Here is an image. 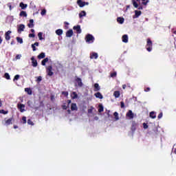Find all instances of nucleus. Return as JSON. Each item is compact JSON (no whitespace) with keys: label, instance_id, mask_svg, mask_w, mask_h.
Returning a JSON list of instances; mask_svg holds the SVG:
<instances>
[{"label":"nucleus","instance_id":"nucleus-1","mask_svg":"<svg viewBox=\"0 0 176 176\" xmlns=\"http://www.w3.org/2000/svg\"><path fill=\"white\" fill-rule=\"evenodd\" d=\"M146 49L147 52H152V49H153V43L150 38H147Z\"/></svg>","mask_w":176,"mask_h":176},{"label":"nucleus","instance_id":"nucleus-2","mask_svg":"<svg viewBox=\"0 0 176 176\" xmlns=\"http://www.w3.org/2000/svg\"><path fill=\"white\" fill-rule=\"evenodd\" d=\"M94 36L90 34H87L85 36V41L87 43H94Z\"/></svg>","mask_w":176,"mask_h":176},{"label":"nucleus","instance_id":"nucleus-3","mask_svg":"<svg viewBox=\"0 0 176 176\" xmlns=\"http://www.w3.org/2000/svg\"><path fill=\"white\" fill-rule=\"evenodd\" d=\"M46 72L48 76H53V75H54V73L53 72V67L52 65L47 67Z\"/></svg>","mask_w":176,"mask_h":176},{"label":"nucleus","instance_id":"nucleus-4","mask_svg":"<svg viewBox=\"0 0 176 176\" xmlns=\"http://www.w3.org/2000/svg\"><path fill=\"white\" fill-rule=\"evenodd\" d=\"M75 82L78 84V87H82V86H83V82H82V79L80 78L76 77Z\"/></svg>","mask_w":176,"mask_h":176},{"label":"nucleus","instance_id":"nucleus-5","mask_svg":"<svg viewBox=\"0 0 176 176\" xmlns=\"http://www.w3.org/2000/svg\"><path fill=\"white\" fill-rule=\"evenodd\" d=\"M25 29V25H24V24H20L18 26L17 32L20 34V32H23V31H24Z\"/></svg>","mask_w":176,"mask_h":176},{"label":"nucleus","instance_id":"nucleus-6","mask_svg":"<svg viewBox=\"0 0 176 176\" xmlns=\"http://www.w3.org/2000/svg\"><path fill=\"white\" fill-rule=\"evenodd\" d=\"M73 30L76 31V34H82V29H80V26L79 25L74 26Z\"/></svg>","mask_w":176,"mask_h":176},{"label":"nucleus","instance_id":"nucleus-7","mask_svg":"<svg viewBox=\"0 0 176 176\" xmlns=\"http://www.w3.org/2000/svg\"><path fill=\"white\" fill-rule=\"evenodd\" d=\"M31 60H32V67H38V61L35 59V57L32 56L31 58Z\"/></svg>","mask_w":176,"mask_h":176},{"label":"nucleus","instance_id":"nucleus-8","mask_svg":"<svg viewBox=\"0 0 176 176\" xmlns=\"http://www.w3.org/2000/svg\"><path fill=\"white\" fill-rule=\"evenodd\" d=\"M10 34H12V31L10 30H8L5 33L6 41H10Z\"/></svg>","mask_w":176,"mask_h":176},{"label":"nucleus","instance_id":"nucleus-9","mask_svg":"<svg viewBox=\"0 0 176 176\" xmlns=\"http://www.w3.org/2000/svg\"><path fill=\"white\" fill-rule=\"evenodd\" d=\"M13 120H14L13 119V118H8V120H6V118H5L6 125L9 126V125L12 124V122H13Z\"/></svg>","mask_w":176,"mask_h":176},{"label":"nucleus","instance_id":"nucleus-10","mask_svg":"<svg viewBox=\"0 0 176 176\" xmlns=\"http://www.w3.org/2000/svg\"><path fill=\"white\" fill-rule=\"evenodd\" d=\"M126 116L127 118H129V119H133V118H134V113H133V111L131 110H129L126 114Z\"/></svg>","mask_w":176,"mask_h":176},{"label":"nucleus","instance_id":"nucleus-11","mask_svg":"<svg viewBox=\"0 0 176 176\" xmlns=\"http://www.w3.org/2000/svg\"><path fill=\"white\" fill-rule=\"evenodd\" d=\"M17 107H18V109L20 110V112H24L25 110L23 108H25V104L18 103Z\"/></svg>","mask_w":176,"mask_h":176},{"label":"nucleus","instance_id":"nucleus-12","mask_svg":"<svg viewBox=\"0 0 176 176\" xmlns=\"http://www.w3.org/2000/svg\"><path fill=\"white\" fill-rule=\"evenodd\" d=\"M72 35H74V31L72 30V29H70L67 31V32H66L67 38H71V36H72Z\"/></svg>","mask_w":176,"mask_h":176},{"label":"nucleus","instance_id":"nucleus-13","mask_svg":"<svg viewBox=\"0 0 176 176\" xmlns=\"http://www.w3.org/2000/svg\"><path fill=\"white\" fill-rule=\"evenodd\" d=\"M90 58H95V60H97V58H98V54H97L96 52H92L90 54Z\"/></svg>","mask_w":176,"mask_h":176},{"label":"nucleus","instance_id":"nucleus-14","mask_svg":"<svg viewBox=\"0 0 176 176\" xmlns=\"http://www.w3.org/2000/svg\"><path fill=\"white\" fill-rule=\"evenodd\" d=\"M122 42H124V43H127V42H129V36H127V34H124L122 36Z\"/></svg>","mask_w":176,"mask_h":176},{"label":"nucleus","instance_id":"nucleus-15","mask_svg":"<svg viewBox=\"0 0 176 176\" xmlns=\"http://www.w3.org/2000/svg\"><path fill=\"white\" fill-rule=\"evenodd\" d=\"M131 129V131H133V133H134V131H135V130L137 129V124L135 123V122H132Z\"/></svg>","mask_w":176,"mask_h":176},{"label":"nucleus","instance_id":"nucleus-16","mask_svg":"<svg viewBox=\"0 0 176 176\" xmlns=\"http://www.w3.org/2000/svg\"><path fill=\"white\" fill-rule=\"evenodd\" d=\"M94 96L96 98H100V100H102V98H104V96H102V94H101L100 92L96 93Z\"/></svg>","mask_w":176,"mask_h":176},{"label":"nucleus","instance_id":"nucleus-17","mask_svg":"<svg viewBox=\"0 0 176 176\" xmlns=\"http://www.w3.org/2000/svg\"><path fill=\"white\" fill-rule=\"evenodd\" d=\"M77 5H78L80 8H83V6H85V1H82V0H78Z\"/></svg>","mask_w":176,"mask_h":176},{"label":"nucleus","instance_id":"nucleus-18","mask_svg":"<svg viewBox=\"0 0 176 176\" xmlns=\"http://www.w3.org/2000/svg\"><path fill=\"white\" fill-rule=\"evenodd\" d=\"M71 109L72 111H78V107L76 106V103H72Z\"/></svg>","mask_w":176,"mask_h":176},{"label":"nucleus","instance_id":"nucleus-19","mask_svg":"<svg viewBox=\"0 0 176 176\" xmlns=\"http://www.w3.org/2000/svg\"><path fill=\"white\" fill-rule=\"evenodd\" d=\"M140 0H132V3L135 8H138V3L137 2H140Z\"/></svg>","mask_w":176,"mask_h":176},{"label":"nucleus","instance_id":"nucleus-20","mask_svg":"<svg viewBox=\"0 0 176 176\" xmlns=\"http://www.w3.org/2000/svg\"><path fill=\"white\" fill-rule=\"evenodd\" d=\"M117 21L118 23H119L120 24H123V23H124V18L123 17H118L117 18Z\"/></svg>","mask_w":176,"mask_h":176},{"label":"nucleus","instance_id":"nucleus-21","mask_svg":"<svg viewBox=\"0 0 176 176\" xmlns=\"http://www.w3.org/2000/svg\"><path fill=\"white\" fill-rule=\"evenodd\" d=\"M113 96H114L115 98H119L120 97V91H114Z\"/></svg>","mask_w":176,"mask_h":176},{"label":"nucleus","instance_id":"nucleus-22","mask_svg":"<svg viewBox=\"0 0 176 176\" xmlns=\"http://www.w3.org/2000/svg\"><path fill=\"white\" fill-rule=\"evenodd\" d=\"M29 28H34V19H30V23L28 24Z\"/></svg>","mask_w":176,"mask_h":176},{"label":"nucleus","instance_id":"nucleus-23","mask_svg":"<svg viewBox=\"0 0 176 176\" xmlns=\"http://www.w3.org/2000/svg\"><path fill=\"white\" fill-rule=\"evenodd\" d=\"M19 6L22 9V10H24L28 6L27 4H24V3H23V2H21L19 3Z\"/></svg>","mask_w":176,"mask_h":176},{"label":"nucleus","instance_id":"nucleus-24","mask_svg":"<svg viewBox=\"0 0 176 176\" xmlns=\"http://www.w3.org/2000/svg\"><path fill=\"white\" fill-rule=\"evenodd\" d=\"M46 57V55L45 54V52H41L40 54L38 55L37 58L41 60V58H45Z\"/></svg>","mask_w":176,"mask_h":176},{"label":"nucleus","instance_id":"nucleus-25","mask_svg":"<svg viewBox=\"0 0 176 176\" xmlns=\"http://www.w3.org/2000/svg\"><path fill=\"white\" fill-rule=\"evenodd\" d=\"M46 63H49V58H45L41 61V65H46Z\"/></svg>","mask_w":176,"mask_h":176},{"label":"nucleus","instance_id":"nucleus-26","mask_svg":"<svg viewBox=\"0 0 176 176\" xmlns=\"http://www.w3.org/2000/svg\"><path fill=\"white\" fill-rule=\"evenodd\" d=\"M100 85L98 83H95L94 84V91H100Z\"/></svg>","mask_w":176,"mask_h":176},{"label":"nucleus","instance_id":"nucleus-27","mask_svg":"<svg viewBox=\"0 0 176 176\" xmlns=\"http://www.w3.org/2000/svg\"><path fill=\"white\" fill-rule=\"evenodd\" d=\"M150 118H151V119H155L156 112H155V111L150 112Z\"/></svg>","mask_w":176,"mask_h":176},{"label":"nucleus","instance_id":"nucleus-28","mask_svg":"<svg viewBox=\"0 0 176 176\" xmlns=\"http://www.w3.org/2000/svg\"><path fill=\"white\" fill-rule=\"evenodd\" d=\"M25 91L29 94V96H31L32 94V90H31V88H25Z\"/></svg>","mask_w":176,"mask_h":176},{"label":"nucleus","instance_id":"nucleus-29","mask_svg":"<svg viewBox=\"0 0 176 176\" xmlns=\"http://www.w3.org/2000/svg\"><path fill=\"white\" fill-rule=\"evenodd\" d=\"M56 35H58V36H60V35H63V30L58 29L56 30Z\"/></svg>","mask_w":176,"mask_h":176},{"label":"nucleus","instance_id":"nucleus-30","mask_svg":"<svg viewBox=\"0 0 176 176\" xmlns=\"http://www.w3.org/2000/svg\"><path fill=\"white\" fill-rule=\"evenodd\" d=\"M19 16L21 17H27V12L25 11H21Z\"/></svg>","mask_w":176,"mask_h":176},{"label":"nucleus","instance_id":"nucleus-31","mask_svg":"<svg viewBox=\"0 0 176 176\" xmlns=\"http://www.w3.org/2000/svg\"><path fill=\"white\" fill-rule=\"evenodd\" d=\"M141 11L135 10V17H140L141 16Z\"/></svg>","mask_w":176,"mask_h":176},{"label":"nucleus","instance_id":"nucleus-32","mask_svg":"<svg viewBox=\"0 0 176 176\" xmlns=\"http://www.w3.org/2000/svg\"><path fill=\"white\" fill-rule=\"evenodd\" d=\"M98 108V112H104V106H102V104H99Z\"/></svg>","mask_w":176,"mask_h":176},{"label":"nucleus","instance_id":"nucleus-33","mask_svg":"<svg viewBox=\"0 0 176 176\" xmlns=\"http://www.w3.org/2000/svg\"><path fill=\"white\" fill-rule=\"evenodd\" d=\"M72 96H72V98L73 100H75L76 98H78V94H76V92H75V91L72 92Z\"/></svg>","mask_w":176,"mask_h":176},{"label":"nucleus","instance_id":"nucleus-34","mask_svg":"<svg viewBox=\"0 0 176 176\" xmlns=\"http://www.w3.org/2000/svg\"><path fill=\"white\" fill-rule=\"evenodd\" d=\"M86 16V12L85 11H81V13L79 14L80 19H82V17Z\"/></svg>","mask_w":176,"mask_h":176},{"label":"nucleus","instance_id":"nucleus-35","mask_svg":"<svg viewBox=\"0 0 176 176\" xmlns=\"http://www.w3.org/2000/svg\"><path fill=\"white\" fill-rule=\"evenodd\" d=\"M113 115L115 116L116 120H119V113L116 111V112H114Z\"/></svg>","mask_w":176,"mask_h":176},{"label":"nucleus","instance_id":"nucleus-36","mask_svg":"<svg viewBox=\"0 0 176 176\" xmlns=\"http://www.w3.org/2000/svg\"><path fill=\"white\" fill-rule=\"evenodd\" d=\"M16 41L18 42V43H23V38H20V37H16Z\"/></svg>","mask_w":176,"mask_h":176},{"label":"nucleus","instance_id":"nucleus-37","mask_svg":"<svg viewBox=\"0 0 176 176\" xmlns=\"http://www.w3.org/2000/svg\"><path fill=\"white\" fill-rule=\"evenodd\" d=\"M4 77L6 78V79H7L8 80H9V79H10V76L9 75V73H6L4 74Z\"/></svg>","mask_w":176,"mask_h":176},{"label":"nucleus","instance_id":"nucleus-38","mask_svg":"<svg viewBox=\"0 0 176 176\" xmlns=\"http://www.w3.org/2000/svg\"><path fill=\"white\" fill-rule=\"evenodd\" d=\"M142 5H144V6H146L148 5V2H149V0H142Z\"/></svg>","mask_w":176,"mask_h":176},{"label":"nucleus","instance_id":"nucleus-39","mask_svg":"<svg viewBox=\"0 0 176 176\" xmlns=\"http://www.w3.org/2000/svg\"><path fill=\"white\" fill-rule=\"evenodd\" d=\"M28 124H30V126H34V122H32V120H31V119H28Z\"/></svg>","mask_w":176,"mask_h":176},{"label":"nucleus","instance_id":"nucleus-40","mask_svg":"<svg viewBox=\"0 0 176 176\" xmlns=\"http://www.w3.org/2000/svg\"><path fill=\"white\" fill-rule=\"evenodd\" d=\"M19 79H20V75L16 74V75L14 76V79H13V81L14 82V80H19Z\"/></svg>","mask_w":176,"mask_h":176},{"label":"nucleus","instance_id":"nucleus-41","mask_svg":"<svg viewBox=\"0 0 176 176\" xmlns=\"http://www.w3.org/2000/svg\"><path fill=\"white\" fill-rule=\"evenodd\" d=\"M42 35H43L42 32H38V38H39L40 41H42V39H43V38H42Z\"/></svg>","mask_w":176,"mask_h":176},{"label":"nucleus","instance_id":"nucleus-42","mask_svg":"<svg viewBox=\"0 0 176 176\" xmlns=\"http://www.w3.org/2000/svg\"><path fill=\"white\" fill-rule=\"evenodd\" d=\"M8 111H5L3 109L0 110V113H3V115L8 114Z\"/></svg>","mask_w":176,"mask_h":176},{"label":"nucleus","instance_id":"nucleus-43","mask_svg":"<svg viewBox=\"0 0 176 176\" xmlns=\"http://www.w3.org/2000/svg\"><path fill=\"white\" fill-rule=\"evenodd\" d=\"M116 75H117L116 72H113V73H111V78H115V77H116Z\"/></svg>","mask_w":176,"mask_h":176},{"label":"nucleus","instance_id":"nucleus-44","mask_svg":"<svg viewBox=\"0 0 176 176\" xmlns=\"http://www.w3.org/2000/svg\"><path fill=\"white\" fill-rule=\"evenodd\" d=\"M93 109H94V107H91V108L88 109V113H93Z\"/></svg>","mask_w":176,"mask_h":176},{"label":"nucleus","instance_id":"nucleus-45","mask_svg":"<svg viewBox=\"0 0 176 176\" xmlns=\"http://www.w3.org/2000/svg\"><path fill=\"white\" fill-rule=\"evenodd\" d=\"M148 127H149V126H148V124L144 122L143 123V128L146 130V129H148Z\"/></svg>","mask_w":176,"mask_h":176},{"label":"nucleus","instance_id":"nucleus-46","mask_svg":"<svg viewBox=\"0 0 176 176\" xmlns=\"http://www.w3.org/2000/svg\"><path fill=\"white\" fill-rule=\"evenodd\" d=\"M22 120L23 122V124H25V123H27V118L25 116H23L22 118Z\"/></svg>","mask_w":176,"mask_h":176},{"label":"nucleus","instance_id":"nucleus-47","mask_svg":"<svg viewBox=\"0 0 176 176\" xmlns=\"http://www.w3.org/2000/svg\"><path fill=\"white\" fill-rule=\"evenodd\" d=\"M41 16H45L46 14V10H42L41 12Z\"/></svg>","mask_w":176,"mask_h":176},{"label":"nucleus","instance_id":"nucleus-48","mask_svg":"<svg viewBox=\"0 0 176 176\" xmlns=\"http://www.w3.org/2000/svg\"><path fill=\"white\" fill-rule=\"evenodd\" d=\"M62 94L65 96V97H68V91H63Z\"/></svg>","mask_w":176,"mask_h":176},{"label":"nucleus","instance_id":"nucleus-49","mask_svg":"<svg viewBox=\"0 0 176 176\" xmlns=\"http://www.w3.org/2000/svg\"><path fill=\"white\" fill-rule=\"evenodd\" d=\"M36 82H42V76H38L37 78Z\"/></svg>","mask_w":176,"mask_h":176},{"label":"nucleus","instance_id":"nucleus-50","mask_svg":"<svg viewBox=\"0 0 176 176\" xmlns=\"http://www.w3.org/2000/svg\"><path fill=\"white\" fill-rule=\"evenodd\" d=\"M16 60H20L21 58V55L17 54L15 57Z\"/></svg>","mask_w":176,"mask_h":176},{"label":"nucleus","instance_id":"nucleus-51","mask_svg":"<svg viewBox=\"0 0 176 176\" xmlns=\"http://www.w3.org/2000/svg\"><path fill=\"white\" fill-rule=\"evenodd\" d=\"M29 38H35V34L34 33L29 34Z\"/></svg>","mask_w":176,"mask_h":176},{"label":"nucleus","instance_id":"nucleus-52","mask_svg":"<svg viewBox=\"0 0 176 176\" xmlns=\"http://www.w3.org/2000/svg\"><path fill=\"white\" fill-rule=\"evenodd\" d=\"M69 107V106H67V105L64 104V105L62 106V108H63V109L67 110V109H68Z\"/></svg>","mask_w":176,"mask_h":176},{"label":"nucleus","instance_id":"nucleus-53","mask_svg":"<svg viewBox=\"0 0 176 176\" xmlns=\"http://www.w3.org/2000/svg\"><path fill=\"white\" fill-rule=\"evenodd\" d=\"M157 118L158 119H162L163 118V113H160Z\"/></svg>","mask_w":176,"mask_h":176},{"label":"nucleus","instance_id":"nucleus-54","mask_svg":"<svg viewBox=\"0 0 176 176\" xmlns=\"http://www.w3.org/2000/svg\"><path fill=\"white\" fill-rule=\"evenodd\" d=\"M120 106H121V108H124V102L123 101L120 102Z\"/></svg>","mask_w":176,"mask_h":176},{"label":"nucleus","instance_id":"nucleus-55","mask_svg":"<svg viewBox=\"0 0 176 176\" xmlns=\"http://www.w3.org/2000/svg\"><path fill=\"white\" fill-rule=\"evenodd\" d=\"M32 48L33 49V52H35L36 50V47L33 44H32Z\"/></svg>","mask_w":176,"mask_h":176},{"label":"nucleus","instance_id":"nucleus-56","mask_svg":"<svg viewBox=\"0 0 176 176\" xmlns=\"http://www.w3.org/2000/svg\"><path fill=\"white\" fill-rule=\"evenodd\" d=\"M64 24L65 25V28H68V26H67V25H69V23L67 21H65V22H64Z\"/></svg>","mask_w":176,"mask_h":176},{"label":"nucleus","instance_id":"nucleus-57","mask_svg":"<svg viewBox=\"0 0 176 176\" xmlns=\"http://www.w3.org/2000/svg\"><path fill=\"white\" fill-rule=\"evenodd\" d=\"M144 91H151V88L150 87H146L145 89H144Z\"/></svg>","mask_w":176,"mask_h":176},{"label":"nucleus","instance_id":"nucleus-58","mask_svg":"<svg viewBox=\"0 0 176 176\" xmlns=\"http://www.w3.org/2000/svg\"><path fill=\"white\" fill-rule=\"evenodd\" d=\"M32 45H34V46H39V43L36 42V43H34L32 44Z\"/></svg>","mask_w":176,"mask_h":176},{"label":"nucleus","instance_id":"nucleus-59","mask_svg":"<svg viewBox=\"0 0 176 176\" xmlns=\"http://www.w3.org/2000/svg\"><path fill=\"white\" fill-rule=\"evenodd\" d=\"M126 87H127V85H122V89H126Z\"/></svg>","mask_w":176,"mask_h":176},{"label":"nucleus","instance_id":"nucleus-60","mask_svg":"<svg viewBox=\"0 0 176 176\" xmlns=\"http://www.w3.org/2000/svg\"><path fill=\"white\" fill-rule=\"evenodd\" d=\"M67 102L68 105H69V104L71 103V100H67Z\"/></svg>","mask_w":176,"mask_h":176},{"label":"nucleus","instance_id":"nucleus-61","mask_svg":"<svg viewBox=\"0 0 176 176\" xmlns=\"http://www.w3.org/2000/svg\"><path fill=\"white\" fill-rule=\"evenodd\" d=\"M31 32H32V34H35V30L31 29Z\"/></svg>","mask_w":176,"mask_h":176},{"label":"nucleus","instance_id":"nucleus-62","mask_svg":"<svg viewBox=\"0 0 176 176\" xmlns=\"http://www.w3.org/2000/svg\"><path fill=\"white\" fill-rule=\"evenodd\" d=\"M138 9L139 10H142V6H140V7L138 6Z\"/></svg>","mask_w":176,"mask_h":176},{"label":"nucleus","instance_id":"nucleus-63","mask_svg":"<svg viewBox=\"0 0 176 176\" xmlns=\"http://www.w3.org/2000/svg\"><path fill=\"white\" fill-rule=\"evenodd\" d=\"M53 100H54V96H51V101H53Z\"/></svg>","mask_w":176,"mask_h":176},{"label":"nucleus","instance_id":"nucleus-64","mask_svg":"<svg viewBox=\"0 0 176 176\" xmlns=\"http://www.w3.org/2000/svg\"><path fill=\"white\" fill-rule=\"evenodd\" d=\"M10 45H14V40H12V41H11Z\"/></svg>","mask_w":176,"mask_h":176}]
</instances>
